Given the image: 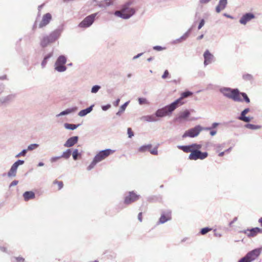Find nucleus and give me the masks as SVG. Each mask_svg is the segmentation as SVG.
Returning a JSON list of instances; mask_svg holds the SVG:
<instances>
[{
    "label": "nucleus",
    "instance_id": "nucleus-1",
    "mask_svg": "<svg viewBox=\"0 0 262 262\" xmlns=\"http://www.w3.org/2000/svg\"><path fill=\"white\" fill-rule=\"evenodd\" d=\"M63 30L64 25L62 24L52 32L49 35L43 36L40 40V46L45 48L49 44L55 42L60 37Z\"/></svg>",
    "mask_w": 262,
    "mask_h": 262
},
{
    "label": "nucleus",
    "instance_id": "nucleus-2",
    "mask_svg": "<svg viewBox=\"0 0 262 262\" xmlns=\"http://www.w3.org/2000/svg\"><path fill=\"white\" fill-rule=\"evenodd\" d=\"M132 2H127L122 5L120 10L116 11L114 15L122 19H127L131 17L135 13V10L130 7Z\"/></svg>",
    "mask_w": 262,
    "mask_h": 262
},
{
    "label": "nucleus",
    "instance_id": "nucleus-3",
    "mask_svg": "<svg viewBox=\"0 0 262 262\" xmlns=\"http://www.w3.org/2000/svg\"><path fill=\"white\" fill-rule=\"evenodd\" d=\"M220 92L226 97L232 99L235 102H242L243 100L240 97V92L237 89H231L227 87L221 88Z\"/></svg>",
    "mask_w": 262,
    "mask_h": 262
},
{
    "label": "nucleus",
    "instance_id": "nucleus-4",
    "mask_svg": "<svg viewBox=\"0 0 262 262\" xmlns=\"http://www.w3.org/2000/svg\"><path fill=\"white\" fill-rule=\"evenodd\" d=\"M179 100H175L169 105L159 108L155 112L157 117L162 118L166 116H170L172 112L177 108V103Z\"/></svg>",
    "mask_w": 262,
    "mask_h": 262
},
{
    "label": "nucleus",
    "instance_id": "nucleus-5",
    "mask_svg": "<svg viewBox=\"0 0 262 262\" xmlns=\"http://www.w3.org/2000/svg\"><path fill=\"white\" fill-rule=\"evenodd\" d=\"M67 62V57L64 55H60L55 63V70L58 72H63L67 70L64 66Z\"/></svg>",
    "mask_w": 262,
    "mask_h": 262
},
{
    "label": "nucleus",
    "instance_id": "nucleus-6",
    "mask_svg": "<svg viewBox=\"0 0 262 262\" xmlns=\"http://www.w3.org/2000/svg\"><path fill=\"white\" fill-rule=\"evenodd\" d=\"M203 127H202L201 125H196L195 127L185 131V132L182 135V138H185L186 137H195L199 135L200 133L203 130Z\"/></svg>",
    "mask_w": 262,
    "mask_h": 262
},
{
    "label": "nucleus",
    "instance_id": "nucleus-7",
    "mask_svg": "<svg viewBox=\"0 0 262 262\" xmlns=\"http://www.w3.org/2000/svg\"><path fill=\"white\" fill-rule=\"evenodd\" d=\"M97 14V13H95L86 16L79 23L78 27L80 28H88L90 27L94 23Z\"/></svg>",
    "mask_w": 262,
    "mask_h": 262
},
{
    "label": "nucleus",
    "instance_id": "nucleus-8",
    "mask_svg": "<svg viewBox=\"0 0 262 262\" xmlns=\"http://www.w3.org/2000/svg\"><path fill=\"white\" fill-rule=\"evenodd\" d=\"M207 152H202L200 150H194L189 155V159L196 160L198 159L204 160L208 156Z\"/></svg>",
    "mask_w": 262,
    "mask_h": 262
},
{
    "label": "nucleus",
    "instance_id": "nucleus-9",
    "mask_svg": "<svg viewBox=\"0 0 262 262\" xmlns=\"http://www.w3.org/2000/svg\"><path fill=\"white\" fill-rule=\"evenodd\" d=\"M140 197V195L137 194L134 191H129L124 198V203L126 205H129L138 201Z\"/></svg>",
    "mask_w": 262,
    "mask_h": 262
},
{
    "label": "nucleus",
    "instance_id": "nucleus-10",
    "mask_svg": "<svg viewBox=\"0 0 262 262\" xmlns=\"http://www.w3.org/2000/svg\"><path fill=\"white\" fill-rule=\"evenodd\" d=\"M115 150L111 149H106L104 150H101L99 151L95 157L94 159L98 162H99L105 158L107 157L111 154H113Z\"/></svg>",
    "mask_w": 262,
    "mask_h": 262
},
{
    "label": "nucleus",
    "instance_id": "nucleus-11",
    "mask_svg": "<svg viewBox=\"0 0 262 262\" xmlns=\"http://www.w3.org/2000/svg\"><path fill=\"white\" fill-rule=\"evenodd\" d=\"M190 113L189 110H185L184 111L180 112L177 116L174 118L173 121L181 123L187 120L190 116Z\"/></svg>",
    "mask_w": 262,
    "mask_h": 262
},
{
    "label": "nucleus",
    "instance_id": "nucleus-12",
    "mask_svg": "<svg viewBox=\"0 0 262 262\" xmlns=\"http://www.w3.org/2000/svg\"><path fill=\"white\" fill-rule=\"evenodd\" d=\"M260 253L261 249L260 248H256L248 252L246 256L250 262H251L256 259L259 256Z\"/></svg>",
    "mask_w": 262,
    "mask_h": 262
},
{
    "label": "nucleus",
    "instance_id": "nucleus-13",
    "mask_svg": "<svg viewBox=\"0 0 262 262\" xmlns=\"http://www.w3.org/2000/svg\"><path fill=\"white\" fill-rule=\"evenodd\" d=\"M171 211L170 210L162 211L161 215L159 219V223L164 224L166 222L171 220Z\"/></svg>",
    "mask_w": 262,
    "mask_h": 262
},
{
    "label": "nucleus",
    "instance_id": "nucleus-14",
    "mask_svg": "<svg viewBox=\"0 0 262 262\" xmlns=\"http://www.w3.org/2000/svg\"><path fill=\"white\" fill-rule=\"evenodd\" d=\"M52 19V15L50 13H47L43 15L41 21L39 23V27L41 28L49 24Z\"/></svg>",
    "mask_w": 262,
    "mask_h": 262
},
{
    "label": "nucleus",
    "instance_id": "nucleus-15",
    "mask_svg": "<svg viewBox=\"0 0 262 262\" xmlns=\"http://www.w3.org/2000/svg\"><path fill=\"white\" fill-rule=\"evenodd\" d=\"M261 229L258 227H256L242 231L241 232L244 233L249 237H253L255 236L258 233L261 232Z\"/></svg>",
    "mask_w": 262,
    "mask_h": 262
},
{
    "label": "nucleus",
    "instance_id": "nucleus-16",
    "mask_svg": "<svg viewBox=\"0 0 262 262\" xmlns=\"http://www.w3.org/2000/svg\"><path fill=\"white\" fill-rule=\"evenodd\" d=\"M255 17V15L252 13H247L244 14L239 19V23L242 25H246L248 22Z\"/></svg>",
    "mask_w": 262,
    "mask_h": 262
},
{
    "label": "nucleus",
    "instance_id": "nucleus-17",
    "mask_svg": "<svg viewBox=\"0 0 262 262\" xmlns=\"http://www.w3.org/2000/svg\"><path fill=\"white\" fill-rule=\"evenodd\" d=\"M203 56L204 58V64L205 66L211 63L213 58V55L211 54L209 50H207L205 51Z\"/></svg>",
    "mask_w": 262,
    "mask_h": 262
},
{
    "label": "nucleus",
    "instance_id": "nucleus-18",
    "mask_svg": "<svg viewBox=\"0 0 262 262\" xmlns=\"http://www.w3.org/2000/svg\"><path fill=\"white\" fill-rule=\"evenodd\" d=\"M78 140V136H73L69 138L64 144V146L71 147L77 143Z\"/></svg>",
    "mask_w": 262,
    "mask_h": 262
},
{
    "label": "nucleus",
    "instance_id": "nucleus-19",
    "mask_svg": "<svg viewBox=\"0 0 262 262\" xmlns=\"http://www.w3.org/2000/svg\"><path fill=\"white\" fill-rule=\"evenodd\" d=\"M16 97L15 94H10L6 96L3 97L0 99V103L1 104H7L13 101Z\"/></svg>",
    "mask_w": 262,
    "mask_h": 262
},
{
    "label": "nucleus",
    "instance_id": "nucleus-20",
    "mask_svg": "<svg viewBox=\"0 0 262 262\" xmlns=\"http://www.w3.org/2000/svg\"><path fill=\"white\" fill-rule=\"evenodd\" d=\"M192 94V93L190 91H186L182 93L181 97L177 99L176 100H179L177 103V108L182 105L184 102H182V100L184 98L188 97L189 96H191Z\"/></svg>",
    "mask_w": 262,
    "mask_h": 262
},
{
    "label": "nucleus",
    "instance_id": "nucleus-21",
    "mask_svg": "<svg viewBox=\"0 0 262 262\" xmlns=\"http://www.w3.org/2000/svg\"><path fill=\"white\" fill-rule=\"evenodd\" d=\"M78 110V107L77 106L73 107L71 108H69L66 109V110L60 112L59 114L56 115V117H58L61 116H64L68 114H70L72 113L76 112Z\"/></svg>",
    "mask_w": 262,
    "mask_h": 262
},
{
    "label": "nucleus",
    "instance_id": "nucleus-22",
    "mask_svg": "<svg viewBox=\"0 0 262 262\" xmlns=\"http://www.w3.org/2000/svg\"><path fill=\"white\" fill-rule=\"evenodd\" d=\"M227 4V0H220L218 5L216 7L215 10L217 13H220L224 10Z\"/></svg>",
    "mask_w": 262,
    "mask_h": 262
},
{
    "label": "nucleus",
    "instance_id": "nucleus-23",
    "mask_svg": "<svg viewBox=\"0 0 262 262\" xmlns=\"http://www.w3.org/2000/svg\"><path fill=\"white\" fill-rule=\"evenodd\" d=\"M23 197L25 201H28L29 200L33 199L35 197L34 192L32 191H26L23 194Z\"/></svg>",
    "mask_w": 262,
    "mask_h": 262
},
{
    "label": "nucleus",
    "instance_id": "nucleus-24",
    "mask_svg": "<svg viewBox=\"0 0 262 262\" xmlns=\"http://www.w3.org/2000/svg\"><path fill=\"white\" fill-rule=\"evenodd\" d=\"M94 106V105H92L88 107V108L80 111L78 113V115L80 117L85 116L86 115H88L92 111Z\"/></svg>",
    "mask_w": 262,
    "mask_h": 262
},
{
    "label": "nucleus",
    "instance_id": "nucleus-25",
    "mask_svg": "<svg viewBox=\"0 0 262 262\" xmlns=\"http://www.w3.org/2000/svg\"><path fill=\"white\" fill-rule=\"evenodd\" d=\"M142 119L149 122H156L158 121L157 116L154 115L144 116L142 117Z\"/></svg>",
    "mask_w": 262,
    "mask_h": 262
},
{
    "label": "nucleus",
    "instance_id": "nucleus-26",
    "mask_svg": "<svg viewBox=\"0 0 262 262\" xmlns=\"http://www.w3.org/2000/svg\"><path fill=\"white\" fill-rule=\"evenodd\" d=\"M17 168L12 165L10 168V169L7 173L8 177H15L16 175Z\"/></svg>",
    "mask_w": 262,
    "mask_h": 262
},
{
    "label": "nucleus",
    "instance_id": "nucleus-27",
    "mask_svg": "<svg viewBox=\"0 0 262 262\" xmlns=\"http://www.w3.org/2000/svg\"><path fill=\"white\" fill-rule=\"evenodd\" d=\"M178 148L185 152H191L193 150L190 148V145H178Z\"/></svg>",
    "mask_w": 262,
    "mask_h": 262
},
{
    "label": "nucleus",
    "instance_id": "nucleus-28",
    "mask_svg": "<svg viewBox=\"0 0 262 262\" xmlns=\"http://www.w3.org/2000/svg\"><path fill=\"white\" fill-rule=\"evenodd\" d=\"M52 56H53V52H51V53L46 55L44 57L41 63V66L42 68H44L46 67L48 59L49 58H50Z\"/></svg>",
    "mask_w": 262,
    "mask_h": 262
},
{
    "label": "nucleus",
    "instance_id": "nucleus-29",
    "mask_svg": "<svg viewBox=\"0 0 262 262\" xmlns=\"http://www.w3.org/2000/svg\"><path fill=\"white\" fill-rule=\"evenodd\" d=\"M80 124H70L68 123H65L64 124V127L67 129L70 130H74L76 129L79 126H80Z\"/></svg>",
    "mask_w": 262,
    "mask_h": 262
},
{
    "label": "nucleus",
    "instance_id": "nucleus-30",
    "mask_svg": "<svg viewBox=\"0 0 262 262\" xmlns=\"http://www.w3.org/2000/svg\"><path fill=\"white\" fill-rule=\"evenodd\" d=\"M72 154V151L71 149H67L65 151H63L61 156H60V158H62L66 159H69Z\"/></svg>",
    "mask_w": 262,
    "mask_h": 262
},
{
    "label": "nucleus",
    "instance_id": "nucleus-31",
    "mask_svg": "<svg viewBox=\"0 0 262 262\" xmlns=\"http://www.w3.org/2000/svg\"><path fill=\"white\" fill-rule=\"evenodd\" d=\"M152 147V145L149 144L147 145H144L141 146L138 149L139 151L144 152L147 150L149 151L150 149Z\"/></svg>",
    "mask_w": 262,
    "mask_h": 262
},
{
    "label": "nucleus",
    "instance_id": "nucleus-32",
    "mask_svg": "<svg viewBox=\"0 0 262 262\" xmlns=\"http://www.w3.org/2000/svg\"><path fill=\"white\" fill-rule=\"evenodd\" d=\"M237 118L239 120H241L246 123H248L251 121V120L253 119V117L246 116L245 115L243 116H238Z\"/></svg>",
    "mask_w": 262,
    "mask_h": 262
},
{
    "label": "nucleus",
    "instance_id": "nucleus-33",
    "mask_svg": "<svg viewBox=\"0 0 262 262\" xmlns=\"http://www.w3.org/2000/svg\"><path fill=\"white\" fill-rule=\"evenodd\" d=\"M245 127L247 128L252 130H256L261 128L260 125H254L252 124L248 123L245 125Z\"/></svg>",
    "mask_w": 262,
    "mask_h": 262
},
{
    "label": "nucleus",
    "instance_id": "nucleus-34",
    "mask_svg": "<svg viewBox=\"0 0 262 262\" xmlns=\"http://www.w3.org/2000/svg\"><path fill=\"white\" fill-rule=\"evenodd\" d=\"M128 103H129V101H127V102H126L125 103H124L123 105H122L120 106L119 111L116 113V115L117 116L121 115V113L125 111V110L126 106H127V105L128 104Z\"/></svg>",
    "mask_w": 262,
    "mask_h": 262
},
{
    "label": "nucleus",
    "instance_id": "nucleus-35",
    "mask_svg": "<svg viewBox=\"0 0 262 262\" xmlns=\"http://www.w3.org/2000/svg\"><path fill=\"white\" fill-rule=\"evenodd\" d=\"M243 79L245 81H252L253 80V76L250 74H244L243 75Z\"/></svg>",
    "mask_w": 262,
    "mask_h": 262
},
{
    "label": "nucleus",
    "instance_id": "nucleus-36",
    "mask_svg": "<svg viewBox=\"0 0 262 262\" xmlns=\"http://www.w3.org/2000/svg\"><path fill=\"white\" fill-rule=\"evenodd\" d=\"M81 154L78 152V150L77 149H74L72 152L73 158L74 160H77L78 159V157Z\"/></svg>",
    "mask_w": 262,
    "mask_h": 262
},
{
    "label": "nucleus",
    "instance_id": "nucleus-37",
    "mask_svg": "<svg viewBox=\"0 0 262 262\" xmlns=\"http://www.w3.org/2000/svg\"><path fill=\"white\" fill-rule=\"evenodd\" d=\"M190 148L193 150H200L202 148V145L201 144H198L196 143H193L190 145Z\"/></svg>",
    "mask_w": 262,
    "mask_h": 262
},
{
    "label": "nucleus",
    "instance_id": "nucleus-38",
    "mask_svg": "<svg viewBox=\"0 0 262 262\" xmlns=\"http://www.w3.org/2000/svg\"><path fill=\"white\" fill-rule=\"evenodd\" d=\"M97 163L98 162L94 158L92 162L87 167L88 170H91L92 169H93Z\"/></svg>",
    "mask_w": 262,
    "mask_h": 262
},
{
    "label": "nucleus",
    "instance_id": "nucleus-39",
    "mask_svg": "<svg viewBox=\"0 0 262 262\" xmlns=\"http://www.w3.org/2000/svg\"><path fill=\"white\" fill-rule=\"evenodd\" d=\"M138 102L140 105H142V104H149V102L145 98H139Z\"/></svg>",
    "mask_w": 262,
    "mask_h": 262
},
{
    "label": "nucleus",
    "instance_id": "nucleus-40",
    "mask_svg": "<svg viewBox=\"0 0 262 262\" xmlns=\"http://www.w3.org/2000/svg\"><path fill=\"white\" fill-rule=\"evenodd\" d=\"M39 146V145L36 143L31 144L28 146L27 149V150H32L37 148Z\"/></svg>",
    "mask_w": 262,
    "mask_h": 262
},
{
    "label": "nucleus",
    "instance_id": "nucleus-41",
    "mask_svg": "<svg viewBox=\"0 0 262 262\" xmlns=\"http://www.w3.org/2000/svg\"><path fill=\"white\" fill-rule=\"evenodd\" d=\"M240 95H241L243 97L244 100L245 101L246 103H249L250 102V100L248 97L247 95L244 92H240Z\"/></svg>",
    "mask_w": 262,
    "mask_h": 262
},
{
    "label": "nucleus",
    "instance_id": "nucleus-42",
    "mask_svg": "<svg viewBox=\"0 0 262 262\" xmlns=\"http://www.w3.org/2000/svg\"><path fill=\"white\" fill-rule=\"evenodd\" d=\"M191 30V29H189L183 35H182L180 38L182 41L185 40L189 35L190 32Z\"/></svg>",
    "mask_w": 262,
    "mask_h": 262
},
{
    "label": "nucleus",
    "instance_id": "nucleus-43",
    "mask_svg": "<svg viewBox=\"0 0 262 262\" xmlns=\"http://www.w3.org/2000/svg\"><path fill=\"white\" fill-rule=\"evenodd\" d=\"M211 230V229L209 227H205L204 228H202L200 231V233L202 235H204L206 233H207L209 231Z\"/></svg>",
    "mask_w": 262,
    "mask_h": 262
},
{
    "label": "nucleus",
    "instance_id": "nucleus-44",
    "mask_svg": "<svg viewBox=\"0 0 262 262\" xmlns=\"http://www.w3.org/2000/svg\"><path fill=\"white\" fill-rule=\"evenodd\" d=\"M100 86L98 85H95L93 86L91 89V92L92 93H96L100 89Z\"/></svg>",
    "mask_w": 262,
    "mask_h": 262
},
{
    "label": "nucleus",
    "instance_id": "nucleus-45",
    "mask_svg": "<svg viewBox=\"0 0 262 262\" xmlns=\"http://www.w3.org/2000/svg\"><path fill=\"white\" fill-rule=\"evenodd\" d=\"M24 161L21 160H18L13 165L18 168V166L23 165L24 163Z\"/></svg>",
    "mask_w": 262,
    "mask_h": 262
},
{
    "label": "nucleus",
    "instance_id": "nucleus-46",
    "mask_svg": "<svg viewBox=\"0 0 262 262\" xmlns=\"http://www.w3.org/2000/svg\"><path fill=\"white\" fill-rule=\"evenodd\" d=\"M27 152V150L26 149H23L21 152L18 153L16 156V157L18 158L20 156H25Z\"/></svg>",
    "mask_w": 262,
    "mask_h": 262
},
{
    "label": "nucleus",
    "instance_id": "nucleus-47",
    "mask_svg": "<svg viewBox=\"0 0 262 262\" xmlns=\"http://www.w3.org/2000/svg\"><path fill=\"white\" fill-rule=\"evenodd\" d=\"M149 152L151 154L153 155H157L158 154V147H155L154 149L151 150L150 149Z\"/></svg>",
    "mask_w": 262,
    "mask_h": 262
},
{
    "label": "nucleus",
    "instance_id": "nucleus-48",
    "mask_svg": "<svg viewBox=\"0 0 262 262\" xmlns=\"http://www.w3.org/2000/svg\"><path fill=\"white\" fill-rule=\"evenodd\" d=\"M249 112H250V108H246L241 112V114L239 116H245Z\"/></svg>",
    "mask_w": 262,
    "mask_h": 262
},
{
    "label": "nucleus",
    "instance_id": "nucleus-49",
    "mask_svg": "<svg viewBox=\"0 0 262 262\" xmlns=\"http://www.w3.org/2000/svg\"><path fill=\"white\" fill-rule=\"evenodd\" d=\"M127 134H128V137L129 138H132L134 136V133L132 131L131 128L129 127V128H127Z\"/></svg>",
    "mask_w": 262,
    "mask_h": 262
},
{
    "label": "nucleus",
    "instance_id": "nucleus-50",
    "mask_svg": "<svg viewBox=\"0 0 262 262\" xmlns=\"http://www.w3.org/2000/svg\"><path fill=\"white\" fill-rule=\"evenodd\" d=\"M165 48L162 47L160 46H156L153 47V49L158 51H161L164 50Z\"/></svg>",
    "mask_w": 262,
    "mask_h": 262
},
{
    "label": "nucleus",
    "instance_id": "nucleus-51",
    "mask_svg": "<svg viewBox=\"0 0 262 262\" xmlns=\"http://www.w3.org/2000/svg\"><path fill=\"white\" fill-rule=\"evenodd\" d=\"M59 159H60V156L53 157L51 158V159H50V161L51 163H54V162H56L58 160H59Z\"/></svg>",
    "mask_w": 262,
    "mask_h": 262
},
{
    "label": "nucleus",
    "instance_id": "nucleus-52",
    "mask_svg": "<svg viewBox=\"0 0 262 262\" xmlns=\"http://www.w3.org/2000/svg\"><path fill=\"white\" fill-rule=\"evenodd\" d=\"M14 258L17 262H26L25 258L20 256L15 257Z\"/></svg>",
    "mask_w": 262,
    "mask_h": 262
},
{
    "label": "nucleus",
    "instance_id": "nucleus-53",
    "mask_svg": "<svg viewBox=\"0 0 262 262\" xmlns=\"http://www.w3.org/2000/svg\"><path fill=\"white\" fill-rule=\"evenodd\" d=\"M5 90V85L3 83H0V95L2 94L4 92Z\"/></svg>",
    "mask_w": 262,
    "mask_h": 262
},
{
    "label": "nucleus",
    "instance_id": "nucleus-54",
    "mask_svg": "<svg viewBox=\"0 0 262 262\" xmlns=\"http://www.w3.org/2000/svg\"><path fill=\"white\" fill-rule=\"evenodd\" d=\"M204 24H205V20L204 19H202L200 20L199 25L198 26V29L199 30L201 29L203 27Z\"/></svg>",
    "mask_w": 262,
    "mask_h": 262
},
{
    "label": "nucleus",
    "instance_id": "nucleus-55",
    "mask_svg": "<svg viewBox=\"0 0 262 262\" xmlns=\"http://www.w3.org/2000/svg\"><path fill=\"white\" fill-rule=\"evenodd\" d=\"M54 183L58 184L59 189H61L63 187V184L62 181H55Z\"/></svg>",
    "mask_w": 262,
    "mask_h": 262
},
{
    "label": "nucleus",
    "instance_id": "nucleus-56",
    "mask_svg": "<svg viewBox=\"0 0 262 262\" xmlns=\"http://www.w3.org/2000/svg\"><path fill=\"white\" fill-rule=\"evenodd\" d=\"M104 3L106 6H110L113 4L112 0H104Z\"/></svg>",
    "mask_w": 262,
    "mask_h": 262
},
{
    "label": "nucleus",
    "instance_id": "nucleus-57",
    "mask_svg": "<svg viewBox=\"0 0 262 262\" xmlns=\"http://www.w3.org/2000/svg\"><path fill=\"white\" fill-rule=\"evenodd\" d=\"M238 262H250L247 256L245 255L244 257L241 258Z\"/></svg>",
    "mask_w": 262,
    "mask_h": 262
},
{
    "label": "nucleus",
    "instance_id": "nucleus-58",
    "mask_svg": "<svg viewBox=\"0 0 262 262\" xmlns=\"http://www.w3.org/2000/svg\"><path fill=\"white\" fill-rule=\"evenodd\" d=\"M111 104H108L107 105L102 106L101 108L103 111H106L107 110H108L111 107Z\"/></svg>",
    "mask_w": 262,
    "mask_h": 262
},
{
    "label": "nucleus",
    "instance_id": "nucleus-59",
    "mask_svg": "<svg viewBox=\"0 0 262 262\" xmlns=\"http://www.w3.org/2000/svg\"><path fill=\"white\" fill-rule=\"evenodd\" d=\"M168 75H169V72H168V70H166L164 71L163 74L162 75V78L163 79H165L167 77Z\"/></svg>",
    "mask_w": 262,
    "mask_h": 262
},
{
    "label": "nucleus",
    "instance_id": "nucleus-60",
    "mask_svg": "<svg viewBox=\"0 0 262 262\" xmlns=\"http://www.w3.org/2000/svg\"><path fill=\"white\" fill-rule=\"evenodd\" d=\"M18 183V181L17 180H14L10 183V184L9 185V187H11L16 186V185H17Z\"/></svg>",
    "mask_w": 262,
    "mask_h": 262
},
{
    "label": "nucleus",
    "instance_id": "nucleus-61",
    "mask_svg": "<svg viewBox=\"0 0 262 262\" xmlns=\"http://www.w3.org/2000/svg\"><path fill=\"white\" fill-rule=\"evenodd\" d=\"M211 0H199V3L200 4H207Z\"/></svg>",
    "mask_w": 262,
    "mask_h": 262
},
{
    "label": "nucleus",
    "instance_id": "nucleus-62",
    "mask_svg": "<svg viewBox=\"0 0 262 262\" xmlns=\"http://www.w3.org/2000/svg\"><path fill=\"white\" fill-rule=\"evenodd\" d=\"M182 41V40H181V38L180 37L179 38H178L176 40H174L173 41H172V43L173 44H176V43H180V42H181Z\"/></svg>",
    "mask_w": 262,
    "mask_h": 262
},
{
    "label": "nucleus",
    "instance_id": "nucleus-63",
    "mask_svg": "<svg viewBox=\"0 0 262 262\" xmlns=\"http://www.w3.org/2000/svg\"><path fill=\"white\" fill-rule=\"evenodd\" d=\"M143 53L138 54L137 55H136V56L133 57V59L135 60V59L139 58L140 56H141L143 55Z\"/></svg>",
    "mask_w": 262,
    "mask_h": 262
},
{
    "label": "nucleus",
    "instance_id": "nucleus-64",
    "mask_svg": "<svg viewBox=\"0 0 262 262\" xmlns=\"http://www.w3.org/2000/svg\"><path fill=\"white\" fill-rule=\"evenodd\" d=\"M219 123H216V122H214L212 124V125L210 127H211V129L212 128H215V127H216L218 125H219Z\"/></svg>",
    "mask_w": 262,
    "mask_h": 262
}]
</instances>
